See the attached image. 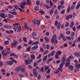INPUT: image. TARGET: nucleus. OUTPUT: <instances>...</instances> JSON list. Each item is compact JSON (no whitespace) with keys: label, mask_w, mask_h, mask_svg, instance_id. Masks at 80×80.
<instances>
[{"label":"nucleus","mask_w":80,"mask_h":80,"mask_svg":"<svg viewBox=\"0 0 80 80\" xmlns=\"http://www.w3.org/2000/svg\"><path fill=\"white\" fill-rule=\"evenodd\" d=\"M20 70V66L19 67H17V68H15V71L16 72H19Z\"/></svg>","instance_id":"f8f14e48"},{"label":"nucleus","mask_w":80,"mask_h":80,"mask_svg":"<svg viewBox=\"0 0 80 80\" xmlns=\"http://www.w3.org/2000/svg\"><path fill=\"white\" fill-rule=\"evenodd\" d=\"M47 60H48L49 62H50L52 61V60H53V58H50L47 59Z\"/></svg>","instance_id":"3c124183"},{"label":"nucleus","mask_w":80,"mask_h":80,"mask_svg":"<svg viewBox=\"0 0 80 80\" xmlns=\"http://www.w3.org/2000/svg\"><path fill=\"white\" fill-rule=\"evenodd\" d=\"M72 58L73 59V57L72 55L68 57V59L67 60L68 62H70V60H72Z\"/></svg>","instance_id":"423d86ee"},{"label":"nucleus","mask_w":80,"mask_h":80,"mask_svg":"<svg viewBox=\"0 0 80 80\" xmlns=\"http://www.w3.org/2000/svg\"><path fill=\"white\" fill-rule=\"evenodd\" d=\"M40 51L42 52H44V49H43L41 47L40 48Z\"/></svg>","instance_id":"052dcab7"},{"label":"nucleus","mask_w":80,"mask_h":80,"mask_svg":"<svg viewBox=\"0 0 80 80\" xmlns=\"http://www.w3.org/2000/svg\"><path fill=\"white\" fill-rule=\"evenodd\" d=\"M68 68V69H70L69 70L71 71L73 70V69H74V67L72 65H70Z\"/></svg>","instance_id":"1a4fd4ad"},{"label":"nucleus","mask_w":80,"mask_h":80,"mask_svg":"<svg viewBox=\"0 0 80 80\" xmlns=\"http://www.w3.org/2000/svg\"><path fill=\"white\" fill-rule=\"evenodd\" d=\"M66 38L68 40H72V38L70 37L66 36Z\"/></svg>","instance_id":"c9c22d12"},{"label":"nucleus","mask_w":80,"mask_h":80,"mask_svg":"<svg viewBox=\"0 0 80 80\" xmlns=\"http://www.w3.org/2000/svg\"><path fill=\"white\" fill-rule=\"evenodd\" d=\"M0 17H2V18H5V17H4L5 16V14L4 13H2L1 12V14L0 15Z\"/></svg>","instance_id":"dca6fc26"},{"label":"nucleus","mask_w":80,"mask_h":80,"mask_svg":"<svg viewBox=\"0 0 80 80\" xmlns=\"http://www.w3.org/2000/svg\"><path fill=\"white\" fill-rule=\"evenodd\" d=\"M37 78L38 80H40L41 79V75H38Z\"/></svg>","instance_id":"603ef678"},{"label":"nucleus","mask_w":80,"mask_h":80,"mask_svg":"<svg viewBox=\"0 0 80 80\" xmlns=\"http://www.w3.org/2000/svg\"><path fill=\"white\" fill-rule=\"evenodd\" d=\"M27 4V2L25 1L22 2L20 5V7H21L22 9L25 8V6Z\"/></svg>","instance_id":"f257e3e1"},{"label":"nucleus","mask_w":80,"mask_h":80,"mask_svg":"<svg viewBox=\"0 0 80 80\" xmlns=\"http://www.w3.org/2000/svg\"><path fill=\"white\" fill-rule=\"evenodd\" d=\"M32 22L34 24H35V25H36V24H37V21L35 19H33L32 20Z\"/></svg>","instance_id":"a878e982"},{"label":"nucleus","mask_w":80,"mask_h":80,"mask_svg":"<svg viewBox=\"0 0 80 80\" xmlns=\"http://www.w3.org/2000/svg\"><path fill=\"white\" fill-rule=\"evenodd\" d=\"M60 27H61V25L60 24V23L59 22L58 24V27L57 28L58 30H60Z\"/></svg>","instance_id":"f3484780"},{"label":"nucleus","mask_w":80,"mask_h":80,"mask_svg":"<svg viewBox=\"0 0 80 80\" xmlns=\"http://www.w3.org/2000/svg\"><path fill=\"white\" fill-rule=\"evenodd\" d=\"M47 73H50V69H48L47 71Z\"/></svg>","instance_id":"774afa93"},{"label":"nucleus","mask_w":80,"mask_h":80,"mask_svg":"<svg viewBox=\"0 0 80 80\" xmlns=\"http://www.w3.org/2000/svg\"><path fill=\"white\" fill-rule=\"evenodd\" d=\"M63 63H61L59 65L60 67L63 68Z\"/></svg>","instance_id":"bf43d9fd"},{"label":"nucleus","mask_w":80,"mask_h":80,"mask_svg":"<svg viewBox=\"0 0 80 80\" xmlns=\"http://www.w3.org/2000/svg\"><path fill=\"white\" fill-rule=\"evenodd\" d=\"M18 43V42L17 41H14L13 42V44H12V46L13 47H15L16 45H17V44Z\"/></svg>","instance_id":"39448f33"},{"label":"nucleus","mask_w":80,"mask_h":80,"mask_svg":"<svg viewBox=\"0 0 80 80\" xmlns=\"http://www.w3.org/2000/svg\"><path fill=\"white\" fill-rule=\"evenodd\" d=\"M76 68L77 70H79V69L80 68V64L79 63H77L75 64Z\"/></svg>","instance_id":"20e7f679"},{"label":"nucleus","mask_w":80,"mask_h":80,"mask_svg":"<svg viewBox=\"0 0 80 80\" xmlns=\"http://www.w3.org/2000/svg\"><path fill=\"white\" fill-rule=\"evenodd\" d=\"M44 7H45L46 8H48V9H49V8H50L49 6L46 4L44 5Z\"/></svg>","instance_id":"c03bdc74"},{"label":"nucleus","mask_w":80,"mask_h":80,"mask_svg":"<svg viewBox=\"0 0 80 80\" xmlns=\"http://www.w3.org/2000/svg\"><path fill=\"white\" fill-rule=\"evenodd\" d=\"M36 4L37 5H39L40 4V1H37L36 2Z\"/></svg>","instance_id":"4d7b16f0"},{"label":"nucleus","mask_w":80,"mask_h":80,"mask_svg":"<svg viewBox=\"0 0 80 80\" xmlns=\"http://www.w3.org/2000/svg\"><path fill=\"white\" fill-rule=\"evenodd\" d=\"M54 14H55V15H56L57 14H58V11H57V9H56L54 12Z\"/></svg>","instance_id":"09e8293b"},{"label":"nucleus","mask_w":80,"mask_h":80,"mask_svg":"<svg viewBox=\"0 0 80 80\" xmlns=\"http://www.w3.org/2000/svg\"><path fill=\"white\" fill-rule=\"evenodd\" d=\"M66 20H68L69 19H70V18L69 17V15H67L66 17Z\"/></svg>","instance_id":"37998d69"},{"label":"nucleus","mask_w":80,"mask_h":80,"mask_svg":"<svg viewBox=\"0 0 80 80\" xmlns=\"http://www.w3.org/2000/svg\"><path fill=\"white\" fill-rule=\"evenodd\" d=\"M38 43H39V41H36L35 42H33L32 43V45H38Z\"/></svg>","instance_id":"4468645a"},{"label":"nucleus","mask_w":80,"mask_h":80,"mask_svg":"<svg viewBox=\"0 0 80 80\" xmlns=\"http://www.w3.org/2000/svg\"><path fill=\"white\" fill-rule=\"evenodd\" d=\"M28 43L29 44V45H31L33 43V41L31 40H30L28 42Z\"/></svg>","instance_id":"2f4dec72"},{"label":"nucleus","mask_w":80,"mask_h":80,"mask_svg":"<svg viewBox=\"0 0 80 80\" xmlns=\"http://www.w3.org/2000/svg\"><path fill=\"white\" fill-rule=\"evenodd\" d=\"M15 54L13 53H11L10 54V56H12V57H14L15 56Z\"/></svg>","instance_id":"864d4df0"},{"label":"nucleus","mask_w":80,"mask_h":80,"mask_svg":"<svg viewBox=\"0 0 80 80\" xmlns=\"http://www.w3.org/2000/svg\"><path fill=\"white\" fill-rule=\"evenodd\" d=\"M61 62V61H60V60H58L57 61H56V63H58H58H59L60 62Z\"/></svg>","instance_id":"0e129e2a"},{"label":"nucleus","mask_w":80,"mask_h":80,"mask_svg":"<svg viewBox=\"0 0 80 80\" xmlns=\"http://www.w3.org/2000/svg\"><path fill=\"white\" fill-rule=\"evenodd\" d=\"M3 21L5 22L6 23H7L8 22V19L7 18H5L3 19Z\"/></svg>","instance_id":"e2e57ef3"},{"label":"nucleus","mask_w":80,"mask_h":80,"mask_svg":"<svg viewBox=\"0 0 80 80\" xmlns=\"http://www.w3.org/2000/svg\"><path fill=\"white\" fill-rule=\"evenodd\" d=\"M9 42V41H5L4 42V44H5V45H8V43Z\"/></svg>","instance_id":"72a5a7b5"},{"label":"nucleus","mask_w":80,"mask_h":80,"mask_svg":"<svg viewBox=\"0 0 80 80\" xmlns=\"http://www.w3.org/2000/svg\"><path fill=\"white\" fill-rule=\"evenodd\" d=\"M27 56H28V57H29V54H26L24 56V57H23L24 58H27Z\"/></svg>","instance_id":"f704fd0d"},{"label":"nucleus","mask_w":80,"mask_h":80,"mask_svg":"<svg viewBox=\"0 0 80 80\" xmlns=\"http://www.w3.org/2000/svg\"><path fill=\"white\" fill-rule=\"evenodd\" d=\"M23 28L24 29H27V30H28L30 28L27 26V24L26 23H25L24 25Z\"/></svg>","instance_id":"9d476101"},{"label":"nucleus","mask_w":80,"mask_h":80,"mask_svg":"<svg viewBox=\"0 0 80 80\" xmlns=\"http://www.w3.org/2000/svg\"><path fill=\"white\" fill-rule=\"evenodd\" d=\"M23 40L24 42H27V38H23Z\"/></svg>","instance_id":"cd10ccee"},{"label":"nucleus","mask_w":80,"mask_h":80,"mask_svg":"<svg viewBox=\"0 0 80 80\" xmlns=\"http://www.w3.org/2000/svg\"><path fill=\"white\" fill-rule=\"evenodd\" d=\"M31 57V58H32V59H33V60H34L35 58V56L33 54L32 55Z\"/></svg>","instance_id":"bb28decb"},{"label":"nucleus","mask_w":80,"mask_h":80,"mask_svg":"<svg viewBox=\"0 0 80 80\" xmlns=\"http://www.w3.org/2000/svg\"><path fill=\"white\" fill-rule=\"evenodd\" d=\"M43 71H44V69L43 68V67H42L40 70L39 71V73H43Z\"/></svg>","instance_id":"2eb2a0df"},{"label":"nucleus","mask_w":80,"mask_h":80,"mask_svg":"<svg viewBox=\"0 0 80 80\" xmlns=\"http://www.w3.org/2000/svg\"><path fill=\"white\" fill-rule=\"evenodd\" d=\"M57 69L58 70H60V72H62V68L59 67V68H58Z\"/></svg>","instance_id":"49530a36"},{"label":"nucleus","mask_w":80,"mask_h":80,"mask_svg":"<svg viewBox=\"0 0 80 80\" xmlns=\"http://www.w3.org/2000/svg\"><path fill=\"white\" fill-rule=\"evenodd\" d=\"M69 17L70 18H72V14H70L69 15Z\"/></svg>","instance_id":"338daca9"},{"label":"nucleus","mask_w":80,"mask_h":80,"mask_svg":"<svg viewBox=\"0 0 80 80\" xmlns=\"http://www.w3.org/2000/svg\"><path fill=\"white\" fill-rule=\"evenodd\" d=\"M25 65H28V64H29L28 62H29V60H25Z\"/></svg>","instance_id":"aec40b11"},{"label":"nucleus","mask_w":80,"mask_h":80,"mask_svg":"<svg viewBox=\"0 0 80 80\" xmlns=\"http://www.w3.org/2000/svg\"><path fill=\"white\" fill-rule=\"evenodd\" d=\"M36 24H38V25H40V20H38L37 21Z\"/></svg>","instance_id":"a19ab883"},{"label":"nucleus","mask_w":80,"mask_h":80,"mask_svg":"<svg viewBox=\"0 0 80 80\" xmlns=\"http://www.w3.org/2000/svg\"><path fill=\"white\" fill-rule=\"evenodd\" d=\"M70 65V62H66V63L65 66L66 67H69Z\"/></svg>","instance_id":"6ab92c4d"},{"label":"nucleus","mask_w":80,"mask_h":80,"mask_svg":"<svg viewBox=\"0 0 80 80\" xmlns=\"http://www.w3.org/2000/svg\"><path fill=\"white\" fill-rule=\"evenodd\" d=\"M34 10L35 11H38L39 10V7L36 6L34 7Z\"/></svg>","instance_id":"9b49d317"},{"label":"nucleus","mask_w":80,"mask_h":80,"mask_svg":"<svg viewBox=\"0 0 80 80\" xmlns=\"http://www.w3.org/2000/svg\"><path fill=\"white\" fill-rule=\"evenodd\" d=\"M51 41L52 43H53L55 40H54V39L52 38L51 39Z\"/></svg>","instance_id":"de8ad7c7"},{"label":"nucleus","mask_w":80,"mask_h":80,"mask_svg":"<svg viewBox=\"0 0 80 80\" xmlns=\"http://www.w3.org/2000/svg\"><path fill=\"white\" fill-rule=\"evenodd\" d=\"M55 51H53L51 52V56H53V55H55Z\"/></svg>","instance_id":"b1692460"},{"label":"nucleus","mask_w":80,"mask_h":80,"mask_svg":"<svg viewBox=\"0 0 80 80\" xmlns=\"http://www.w3.org/2000/svg\"><path fill=\"white\" fill-rule=\"evenodd\" d=\"M59 23V22H58L57 20H56L55 23V26H57V25H58Z\"/></svg>","instance_id":"ea45409f"},{"label":"nucleus","mask_w":80,"mask_h":80,"mask_svg":"<svg viewBox=\"0 0 80 80\" xmlns=\"http://www.w3.org/2000/svg\"><path fill=\"white\" fill-rule=\"evenodd\" d=\"M33 75L34 76H37L38 74H37V72H33Z\"/></svg>","instance_id":"680f3d73"},{"label":"nucleus","mask_w":80,"mask_h":80,"mask_svg":"<svg viewBox=\"0 0 80 80\" xmlns=\"http://www.w3.org/2000/svg\"><path fill=\"white\" fill-rule=\"evenodd\" d=\"M20 70L22 72H25V68H23L22 66H20Z\"/></svg>","instance_id":"a211bd4d"},{"label":"nucleus","mask_w":80,"mask_h":80,"mask_svg":"<svg viewBox=\"0 0 80 80\" xmlns=\"http://www.w3.org/2000/svg\"><path fill=\"white\" fill-rule=\"evenodd\" d=\"M6 63L9 65H13V62L11 61H8L6 62Z\"/></svg>","instance_id":"7ed1b4c3"},{"label":"nucleus","mask_w":80,"mask_h":80,"mask_svg":"<svg viewBox=\"0 0 80 80\" xmlns=\"http://www.w3.org/2000/svg\"><path fill=\"white\" fill-rule=\"evenodd\" d=\"M2 55L4 57H5V56H6L7 55V52H2Z\"/></svg>","instance_id":"412c9836"},{"label":"nucleus","mask_w":80,"mask_h":80,"mask_svg":"<svg viewBox=\"0 0 80 80\" xmlns=\"http://www.w3.org/2000/svg\"><path fill=\"white\" fill-rule=\"evenodd\" d=\"M16 29L17 30V32H20L21 30H22V28L20 26H18L16 27Z\"/></svg>","instance_id":"f03ea898"},{"label":"nucleus","mask_w":80,"mask_h":80,"mask_svg":"<svg viewBox=\"0 0 80 80\" xmlns=\"http://www.w3.org/2000/svg\"><path fill=\"white\" fill-rule=\"evenodd\" d=\"M12 14V15H17V12H15L13 11Z\"/></svg>","instance_id":"13d9d810"},{"label":"nucleus","mask_w":80,"mask_h":80,"mask_svg":"<svg viewBox=\"0 0 80 80\" xmlns=\"http://www.w3.org/2000/svg\"><path fill=\"white\" fill-rule=\"evenodd\" d=\"M18 9L19 10V11H20V12H24V10L23 9H22L21 8H20L18 7Z\"/></svg>","instance_id":"5701e85b"},{"label":"nucleus","mask_w":80,"mask_h":80,"mask_svg":"<svg viewBox=\"0 0 80 80\" xmlns=\"http://www.w3.org/2000/svg\"><path fill=\"white\" fill-rule=\"evenodd\" d=\"M65 10L64 9H63L61 11V14H64V13H65Z\"/></svg>","instance_id":"393cba45"},{"label":"nucleus","mask_w":80,"mask_h":80,"mask_svg":"<svg viewBox=\"0 0 80 80\" xmlns=\"http://www.w3.org/2000/svg\"><path fill=\"white\" fill-rule=\"evenodd\" d=\"M60 3L61 5H63L64 4V1H61L60 2Z\"/></svg>","instance_id":"5fc2aeb1"},{"label":"nucleus","mask_w":80,"mask_h":80,"mask_svg":"<svg viewBox=\"0 0 80 80\" xmlns=\"http://www.w3.org/2000/svg\"><path fill=\"white\" fill-rule=\"evenodd\" d=\"M75 8V6L72 5L71 7V10H72Z\"/></svg>","instance_id":"69168bd1"},{"label":"nucleus","mask_w":80,"mask_h":80,"mask_svg":"<svg viewBox=\"0 0 80 80\" xmlns=\"http://www.w3.org/2000/svg\"><path fill=\"white\" fill-rule=\"evenodd\" d=\"M52 38L54 39V40H56L57 39V36H56V34H54L53 36L52 37Z\"/></svg>","instance_id":"473e14b6"},{"label":"nucleus","mask_w":80,"mask_h":80,"mask_svg":"<svg viewBox=\"0 0 80 80\" xmlns=\"http://www.w3.org/2000/svg\"><path fill=\"white\" fill-rule=\"evenodd\" d=\"M27 49V52H30V49H31V47L29 46V47Z\"/></svg>","instance_id":"4c0bfd02"},{"label":"nucleus","mask_w":80,"mask_h":80,"mask_svg":"<svg viewBox=\"0 0 80 80\" xmlns=\"http://www.w3.org/2000/svg\"><path fill=\"white\" fill-rule=\"evenodd\" d=\"M62 7V5H59L58 6V9H60V8H61Z\"/></svg>","instance_id":"6e6d98bb"},{"label":"nucleus","mask_w":80,"mask_h":80,"mask_svg":"<svg viewBox=\"0 0 80 80\" xmlns=\"http://www.w3.org/2000/svg\"><path fill=\"white\" fill-rule=\"evenodd\" d=\"M20 25V23H15L13 25V26L14 27H16L15 26H17V25Z\"/></svg>","instance_id":"79ce46f5"},{"label":"nucleus","mask_w":80,"mask_h":80,"mask_svg":"<svg viewBox=\"0 0 80 80\" xmlns=\"http://www.w3.org/2000/svg\"><path fill=\"white\" fill-rule=\"evenodd\" d=\"M53 12H54V9H51V10L49 12V13L50 15H52L53 13Z\"/></svg>","instance_id":"4be33fe9"},{"label":"nucleus","mask_w":80,"mask_h":80,"mask_svg":"<svg viewBox=\"0 0 80 80\" xmlns=\"http://www.w3.org/2000/svg\"><path fill=\"white\" fill-rule=\"evenodd\" d=\"M74 55H75L77 57H79V53L78 52L74 53Z\"/></svg>","instance_id":"c756f323"},{"label":"nucleus","mask_w":80,"mask_h":80,"mask_svg":"<svg viewBox=\"0 0 80 80\" xmlns=\"http://www.w3.org/2000/svg\"><path fill=\"white\" fill-rule=\"evenodd\" d=\"M22 48V46L21 45H19L17 47V49L18 50H20L21 49V48Z\"/></svg>","instance_id":"58836bf2"},{"label":"nucleus","mask_w":80,"mask_h":80,"mask_svg":"<svg viewBox=\"0 0 80 80\" xmlns=\"http://www.w3.org/2000/svg\"><path fill=\"white\" fill-rule=\"evenodd\" d=\"M70 7H68L67 9V12L68 13H69L70 12Z\"/></svg>","instance_id":"8fccbe9b"},{"label":"nucleus","mask_w":80,"mask_h":80,"mask_svg":"<svg viewBox=\"0 0 80 80\" xmlns=\"http://www.w3.org/2000/svg\"><path fill=\"white\" fill-rule=\"evenodd\" d=\"M47 55H46L45 57H44V58H43V61L44 62H45L46 60H47Z\"/></svg>","instance_id":"e433bc0d"},{"label":"nucleus","mask_w":80,"mask_h":80,"mask_svg":"<svg viewBox=\"0 0 80 80\" xmlns=\"http://www.w3.org/2000/svg\"><path fill=\"white\" fill-rule=\"evenodd\" d=\"M61 59L62 63H63V64L64 65H65V58L62 57V58Z\"/></svg>","instance_id":"0eeeda50"},{"label":"nucleus","mask_w":80,"mask_h":80,"mask_svg":"<svg viewBox=\"0 0 80 80\" xmlns=\"http://www.w3.org/2000/svg\"><path fill=\"white\" fill-rule=\"evenodd\" d=\"M80 7V5L79 4L77 5L76 7V10H78V9L79 7Z\"/></svg>","instance_id":"a18cd8bd"},{"label":"nucleus","mask_w":80,"mask_h":80,"mask_svg":"<svg viewBox=\"0 0 80 80\" xmlns=\"http://www.w3.org/2000/svg\"><path fill=\"white\" fill-rule=\"evenodd\" d=\"M39 13H42V14H44L45 12L44 11H43V10H40L38 11Z\"/></svg>","instance_id":"7c9ffc66"},{"label":"nucleus","mask_w":80,"mask_h":80,"mask_svg":"<svg viewBox=\"0 0 80 80\" xmlns=\"http://www.w3.org/2000/svg\"><path fill=\"white\" fill-rule=\"evenodd\" d=\"M8 17L9 18H13V17H14V15H12L11 14H8Z\"/></svg>","instance_id":"ddd939ff"},{"label":"nucleus","mask_w":80,"mask_h":80,"mask_svg":"<svg viewBox=\"0 0 80 80\" xmlns=\"http://www.w3.org/2000/svg\"><path fill=\"white\" fill-rule=\"evenodd\" d=\"M32 35L33 37H35L37 35V33L36 32H33L32 33Z\"/></svg>","instance_id":"c85d7f7f"},{"label":"nucleus","mask_w":80,"mask_h":80,"mask_svg":"<svg viewBox=\"0 0 80 80\" xmlns=\"http://www.w3.org/2000/svg\"><path fill=\"white\" fill-rule=\"evenodd\" d=\"M38 48V46L37 45H35L33 46V47L32 48V50H36L37 48Z\"/></svg>","instance_id":"6e6552de"}]
</instances>
